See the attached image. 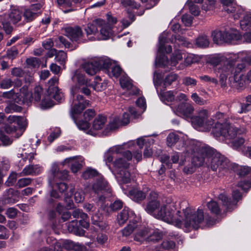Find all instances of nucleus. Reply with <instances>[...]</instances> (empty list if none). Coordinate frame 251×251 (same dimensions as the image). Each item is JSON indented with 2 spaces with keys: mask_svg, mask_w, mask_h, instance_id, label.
Returning a JSON list of instances; mask_svg holds the SVG:
<instances>
[{
  "mask_svg": "<svg viewBox=\"0 0 251 251\" xmlns=\"http://www.w3.org/2000/svg\"><path fill=\"white\" fill-rule=\"evenodd\" d=\"M175 203L163 204L154 214V217L168 223L175 225L180 227L182 225L187 228L198 229L201 225L204 223L206 226H211L219 221L204 213L202 209L197 211L191 207L183 209L182 212L177 210Z\"/></svg>",
  "mask_w": 251,
  "mask_h": 251,
  "instance_id": "obj_1",
  "label": "nucleus"
},
{
  "mask_svg": "<svg viewBox=\"0 0 251 251\" xmlns=\"http://www.w3.org/2000/svg\"><path fill=\"white\" fill-rule=\"evenodd\" d=\"M196 150L198 153V155L193 158L196 165H205L213 171H216L218 169L221 171L230 168L228 159L211 148L203 145Z\"/></svg>",
  "mask_w": 251,
  "mask_h": 251,
  "instance_id": "obj_2",
  "label": "nucleus"
},
{
  "mask_svg": "<svg viewBox=\"0 0 251 251\" xmlns=\"http://www.w3.org/2000/svg\"><path fill=\"white\" fill-rule=\"evenodd\" d=\"M246 129L243 127H237L235 125H231L227 122L221 123L217 122L213 127L212 133L216 137L222 136L226 139H231L235 138L232 143L233 147L238 149L245 142L242 137H238L246 132Z\"/></svg>",
  "mask_w": 251,
  "mask_h": 251,
  "instance_id": "obj_3",
  "label": "nucleus"
},
{
  "mask_svg": "<svg viewBox=\"0 0 251 251\" xmlns=\"http://www.w3.org/2000/svg\"><path fill=\"white\" fill-rule=\"evenodd\" d=\"M90 86H73L71 87V94L74 100L73 101V105L71 107V114L74 117V114L80 113L85 108L89 105V101L84 100V97L79 94L83 93L86 96H89L91 91L88 88Z\"/></svg>",
  "mask_w": 251,
  "mask_h": 251,
  "instance_id": "obj_4",
  "label": "nucleus"
},
{
  "mask_svg": "<svg viewBox=\"0 0 251 251\" xmlns=\"http://www.w3.org/2000/svg\"><path fill=\"white\" fill-rule=\"evenodd\" d=\"M2 28L6 34H10L13 30L11 24L15 25L22 22L23 12L18 8H11L7 13L2 15Z\"/></svg>",
  "mask_w": 251,
  "mask_h": 251,
  "instance_id": "obj_5",
  "label": "nucleus"
},
{
  "mask_svg": "<svg viewBox=\"0 0 251 251\" xmlns=\"http://www.w3.org/2000/svg\"><path fill=\"white\" fill-rule=\"evenodd\" d=\"M211 37L213 42L219 44L222 42L229 43L232 40H238L241 38V35L236 30L230 29L229 30H215L212 32Z\"/></svg>",
  "mask_w": 251,
  "mask_h": 251,
  "instance_id": "obj_6",
  "label": "nucleus"
},
{
  "mask_svg": "<svg viewBox=\"0 0 251 251\" xmlns=\"http://www.w3.org/2000/svg\"><path fill=\"white\" fill-rule=\"evenodd\" d=\"M232 198L233 200L231 201L225 194H221L219 196V199L223 203V205L226 207V211L224 210L223 213L226 211H231L236 207L237 202L242 198V195L238 190H234L232 192Z\"/></svg>",
  "mask_w": 251,
  "mask_h": 251,
  "instance_id": "obj_7",
  "label": "nucleus"
},
{
  "mask_svg": "<svg viewBox=\"0 0 251 251\" xmlns=\"http://www.w3.org/2000/svg\"><path fill=\"white\" fill-rule=\"evenodd\" d=\"M43 5V3H38L32 4L29 7L25 8L23 12L24 19L22 25L32 21L38 17L41 13L40 10Z\"/></svg>",
  "mask_w": 251,
  "mask_h": 251,
  "instance_id": "obj_8",
  "label": "nucleus"
},
{
  "mask_svg": "<svg viewBox=\"0 0 251 251\" xmlns=\"http://www.w3.org/2000/svg\"><path fill=\"white\" fill-rule=\"evenodd\" d=\"M94 62L96 63V66L91 71L89 70V67L92 66V65L87 64L86 67L87 71L91 75L96 74L98 71L101 69L108 70L112 66L111 60L105 57H96L94 58Z\"/></svg>",
  "mask_w": 251,
  "mask_h": 251,
  "instance_id": "obj_9",
  "label": "nucleus"
},
{
  "mask_svg": "<svg viewBox=\"0 0 251 251\" xmlns=\"http://www.w3.org/2000/svg\"><path fill=\"white\" fill-rule=\"evenodd\" d=\"M51 176L49 178V184L51 187H54L55 183L58 180H65L68 176V172L66 170L60 171L56 163L52 164L50 170Z\"/></svg>",
  "mask_w": 251,
  "mask_h": 251,
  "instance_id": "obj_10",
  "label": "nucleus"
},
{
  "mask_svg": "<svg viewBox=\"0 0 251 251\" xmlns=\"http://www.w3.org/2000/svg\"><path fill=\"white\" fill-rule=\"evenodd\" d=\"M121 154H122V157L117 158L113 162L115 171L129 168L130 163L128 161L132 158V154L129 151H124L123 149Z\"/></svg>",
  "mask_w": 251,
  "mask_h": 251,
  "instance_id": "obj_11",
  "label": "nucleus"
},
{
  "mask_svg": "<svg viewBox=\"0 0 251 251\" xmlns=\"http://www.w3.org/2000/svg\"><path fill=\"white\" fill-rule=\"evenodd\" d=\"M158 199V194L151 191L149 196V201L145 206V211L149 214L152 215L154 217V214L160 208V201Z\"/></svg>",
  "mask_w": 251,
  "mask_h": 251,
  "instance_id": "obj_12",
  "label": "nucleus"
},
{
  "mask_svg": "<svg viewBox=\"0 0 251 251\" xmlns=\"http://www.w3.org/2000/svg\"><path fill=\"white\" fill-rule=\"evenodd\" d=\"M65 35L72 41L81 43L84 42L86 40L83 39V34L81 28L78 26L74 27H66L65 29Z\"/></svg>",
  "mask_w": 251,
  "mask_h": 251,
  "instance_id": "obj_13",
  "label": "nucleus"
},
{
  "mask_svg": "<svg viewBox=\"0 0 251 251\" xmlns=\"http://www.w3.org/2000/svg\"><path fill=\"white\" fill-rule=\"evenodd\" d=\"M227 64H230L234 69L232 73L233 75L229 76V81L230 84L232 85L234 84L235 86L243 85L245 81L241 79L242 75H239V73L245 68L246 64L244 63H242L238 64L235 68L232 62H228Z\"/></svg>",
  "mask_w": 251,
  "mask_h": 251,
  "instance_id": "obj_14",
  "label": "nucleus"
},
{
  "mask_svg": "<svg viewBox=\"0 0 251 251\" xmlns=\"http://www.w3.org/2000/svg\"><path fill=\"white\" fill-rule=\"evenodd\" d=\"M104 24V21L102 19H98L93 21L92 23H89L84 28V30L88 37L90 35H93L89 38L91 41H93L94 37L99 36L98 27H100Z\"/></svg>",
  "mask_w": 251,
  "mask_h": 251,
  "instance_id": "obj_15",
  "label": "nucleus"
},
{
  "mask_svg": "<svg viewBox=\"0 0 251 251\" xmlns=\"http://www.w3.org/2000/svg\"><path fill=\"white\" fill-rule=\"evenodd\" d=\"M71 79L75 83L74 86H91L90 80L85 77L84 74L79 70H77L73 73Z\"/></svg>",
  "mask_w": 251,
  "mask_h": 251,
  "instance_id": "obj_16",
  "label": "nucleus"
},
{
  "mask_svg": "<svg viewBox=\"0 0 251 251\" xmlns=\"http://www.w3.org/2000/svg\"><path fill=\"white\" fill-rule=\"evenodd\" d=\"M194 111L193 106L189 103H180L176 109V114L183 116L184 118L191 117Z\"/></svg>",
  "mask_w": 251,
  "mask_h": 251,
  "instance_id": "obj_17",
  "label": "nucleus"
},
{
  "mask_svg": "<svg viewBox=\"0 0 251 251\" xmlns=\"http://www.w3.org/2000/svg\"><path fill=\"white\" fill-rule=\"evenodd\" d=\"M150 230V229L148 228L141 227L140 225L138 226V228L136 229L134 233V240L140 244H142L145 241H148Z\"/></svg>",
  "mask_w": 251,
  "mask_h": 251,
  "instance_id": "obj_18",
  "label": "nucleus"
},
{
  "mask_svg": "<svg viewBox=\"0 0 251 251\" xmlns=\"http://www.w3.org/2000/svg\"><path fill=\"white\" fill-rule=\"evenodd\" d=\"M123 146L119 145L113 146L106 152L104 154V161L106 164L113 161L115 154H121L123 152Z\"/></svg>",
  "mask_w": 251,
  "mask_h": 251,
  "instance_id": "obj_19",
  "label": "nucleus"
},
{
  "mask_svg": "<svg viewBox=\"0 0 251 251\" xmlns=\"http://www.w3.org/2000/svg\"><path fill=\"white\" fill-rule=\"evenodd\" d=\"M42 171V167L39 165H28L25 167L19 176H36Z\"/></svg>",
  "mask_w": 251,
  "mask_h": 251,
  "instance_id": "obj_20",
  "label": "nucleus"
},
{
  "mask_svg": "<svg viewBox=\"0 0 251 251\" xmlns=\"http://www.w3.org/2000/svg\"><path fill=\"white\" fill-rule=\"evenodd\" d=\"M108 183L102 176H99L95 182L93 184L92 189L96 194L101 193L107 189Z\"/></svg>",
  "mask_w": 251,
  "mask_h": 251,
  "instance_id": "obj_21",
  "label": "nucleus"
},
{
  "mask_svg": "<svg viewBox=\"0 0 251 251\" xmlns=\"http://www.w3.org/2000/svg\"><path fill=\"white\" fill-rule=\"evenodd\" d=\"M192 122L196 127H202L206 130L210 129L214 124V122L211 119L210 120H206L196 116L192 118Z\"/></svg>",
  "mask_w": 251,
  "mask_h": 251,
  "instance_id": "obj_22",
  "label": "nucleus"
},
{
  "mask_svg": "<svg viewBox=\"0 0 251 251\" xmlns=\"http://www.w3.org/2000/svg\"><path fill=\"white\" fill-rule=\"evenodd\" d=\"M234 69L232 65L230 64H226V65L223 66L220 75V82L222 86L226 85L227 77L230 75H232Z\"/></svg>",
  "mask_w": 251,
  "mask_h": 251,
  "instance_id": "obj_23",
  "label": "nucleus"
},
{
  "mask_svg": "<svg viewBox=\"0 0 251 251\" xmlns=\"http://www.w3.org/2000/svg\"><path fill=\"white\" fill-rule=\"evenodd\" d=\"M99 28L100 29V32L99 33V36L94 37L92 39V40H106L111 35V27L106 24L104 21L103 25Z\"/></svg>",
  "mask_w": 251,
  "mask_h": 251,
  "instance_id": "obj_24",
  "label": "nucleus"
},
{
  "mask_svg": "<svg viewBox=\"0 0 251 251\" xmlns=\"http://www.w3.org/2000/svg\"><path fill=\"white\" fill-rule=\"evenodd\" d=\"M116 177L119 183L121 184H126L130 182L131 174L129 168L119 170L116 171Z\"/></svg>",
  "mask_w": 251,
  "mask_h": 251,
  "instance_id": "obj_25",
  "label": "nucleus"
},
{
  "mask_svg": "<svg viewBox=\"0 0 251 251\" xmlns=\"http://www.w3.org/2000/svg\"><path fill=\"white\" fill-rule=\"evenodd\" d=\"M140 226V224L136 221H130L129 224L121 230V233L123 237H127L130 236L133 232H135Z\"/></svg>",
  "mask_w": 251,
  "mask_h": 251,
  "instance_id": "obj_26",
  "label": "nucleus"
},
{
  "mask_svg": "<svg viewBox=\"0 0 251 251\" xmlns=\"http://www.w3.org/2000/svg\"><path fill=\"white\" fill-rule=\"evenodd\" d=\"M92 222L101 230L106 229L108 226V224L103 220V216L99 213H96L92 216Z\"/></svg>",
  "mask_w": 251,
  "mask_h": 251,
  "instance_id": "obj_27",
  "label": "nucleus"
},
{
  "mask_svg": "<svg viewBox=\"0 0 251 251\" xmlns=\"http://www.w3.org/2000/svg\"><path fill=\"white\" fill-rule=\"evenodd\" d=\"M206 206L212 214L216 216H221L222 215L223 209L217 201H211L207 203Z\"/></svg>",
  "mask_w": 251,
  "mask_h": 251,
  "instance_id": "obj_28",
  "label": "nucleus"
},
{
  "mask_svg": "<svg viewBox=\"0 0 251 251\" xmlns=\"http://www.w3.org/2000/svg\"><path fill=\"white\" fill-rule=\"evenodd\" d=\"M68 229L69 232L76 235L83 236L85 234V231L77 225V221L76 220H73L69 223Z\"/></svg>",
  "mask_w": 251,
  "mask_h": 251,
  "instance_id": "obj_29",
  "label": "nucleus"
},
{
  "mask_svg": "<svg viewBox=\"0 0 251 251\" xmlns=\"http://www.w3.org/2000/svg\"><path fill=\"white\" fill-rule=\"evenodd\" d=\"M167 41V35L166 34L161 35L159 38L158 51L161 53L166 52L170 53L172 51V48L170 45L167 46L165 48V43Z\"/></svg>",
  "mask_w": 251,
  "mask_h": 251,
  "instance_id": "obj_30",
  "label": "nucleus"
},
{
  "mask_svg": "<svg viewBox=\"0 0 251 251\" xmlns=\"http://www.w3.org/2000/svg\"><path fill=\"white\" fill-rule=\"evenodd\" d=\"M129 195L131 199L137 202L143 201L146 197L145 192L135 188L129 191Z\"/></svg>",
  "mask_w": 251,
  "mask_h": 251,
  "instance_id": "obj_31",
  "label": "nucleus"
},
{
  "mask_svg": "<svg viewBox=\"0 0 251 251\" xmlns=\"http://www.w3.org/2000/svg\"><path fill=\"white\" fill-rule=\"evenodd\" d=\"M132 211L125 208L117 216V221L120 225L125 224L132 215Z\"/></svg>",
  "mask_w": 251,
  "mask_h": 251,
  "instance_id": "obj_32",
  "label": "nucleus"
},
{
  "mask_svg": "<svg viewBox=\"0 0 251 251\" xmlns=\"http://www.w3.org/2000/svg\"><path fill=\"white\" fill-rule=\"evenodd\" d=\"M106 122V117L100 115L94 120L93 127L95 130H100L104 126Z\"/></svg>",
  "mask_w": 251,
  "mask_h": 251,
  "instance_id": "obj_33",
  "label": "nucleus"
},
{
  "mask_svg": "<svg viewBox=\"0 0 251 251\" xmlns=\"http://www.w3.org/2000/svg\"><path fill=\"white\" fill-rule=\"evenodd\" d=\"M56 185L57 189L59 190L61 193H64V195L66 198L71 197L74 194V187L70 189L69 192H66V190L67 189V185L65 183L62 182H56L55 183L54 185Z\"/></svg>",
  "mask_w": 251,
  "mask_h": 251,
  "instance_id": "obj_34",
  "label": "nucleus"
},
{
  "mask_svg": "<svg viewBox=\"0 0 251 251\" xmlns=\"http://www.w3.org/2000/svg\"><path fill=\"white\" fill-rule=\"evenodd\" d=\"M43 92V90L42 88L40 86H36L34 88L33 93L30 96L29 102H31L32 100H34L36 102L39 101L41 100Z\"/></svg>",
  "mask_w": 251,
  "mask_h": 251,
  "instance_id": "obj_35",
  "label": "nucleus"
},
{
  "mask_svg": "<svg viewBox=\"0 0 251 251\" xmlns=\"http://www.w3.org/2000/svg\"><path fill=\"white\" fill-rule=\"evenodd\" d=\"M176 91H169L161 94V100L165 103L173 102L175 100Z\"/></svg>",
  "mask_w": 251,
  "mask_h": 251,
  "instance_id": "obj_36",
  "label": "nucleus"
},
{
  "mask_svg": "<svg viewBox=\"0 0 251 251\" xmlns=\"http://www.w3.org/2000/svg\"><path fill=\"white\" fill-rule=\"evenodd\" d=\"M240 26L242 30L247 31L251 28V14H247L240 21Z\"/></svg>",
  "mask_w": 251,
  "mask_h": 251,
  "instance_id": "obj_37",
  "label": "nucleus"
},
{
  "mask_svg": "<svg viewBox=\"0 0 251 251\" xmlns=\"http://www.w3.org/2000/svg\"><path fill=\"white\" fill-rule=\"evenodd\" d=\"M58 81V78L56 76H54L49 80V81H48V94H52V93H54V91H57V89H58L57 86Z\"/></svg>",
  "mask_w": 251,
  "mask_h": 251,
  "instance_id": "obj_38",
  "label": "nucleus"
},
{
  "mask_svg": "<svg viewBox=\"0 0 251 251\" xmlns=\"http://www.w3.org/2000/svg\"><path fill=\"white\" fill-rule=\"evenodd\" d=\"M251 110V103L248 102L247 103H240L236 107L235 111L237 113H246Z\"/></svg>",
  "mask_w": 251,
  "mask_h": 251,
  "instance_id": "obj_39",
  "label": "nucleus"
},
{
  "mask_svg": "<svg viewBox=\"0 0 251 251\" xmlns=\"http://www.w3.org/2000/svg\"><path fill=\"white\" fill-rule=\"evenodd\" d=\"M196 44L200 48H205L208 47L209 41L207 36L201 35L197 38Z\"/></svg>",
  "mask_w": 251,
  "mask_h": 251,
  "instance_id": "obj_40",
  "label": "nucleus"
},
{
  "mask_svg": "<svg viewBox=\"0 0 251 251\" xmlns=\"http://www.w3.org/2000/svg\"><path fill=\"white\" fill-rule=\"evenodd\" d=\"M182 59L183 56L181 51L179 50H175L171 58L170 65L172 66H175Z\"/></svg>",
  "mask_w": 251,
  "mask_h": 251,
  "instance_id": "obj_41",
  "label": "nucleus"
},
{
  "mask_svg": "<svg viewBox=\"0 0 251 251\" xmlns=\"http://www.w3.org/2000/svg\"><path fill=\"white\" fill-rule=\"evenodd\" d=\"M162 237V234L158 230H150L149 236L148 237V241L156 242L160 240Z\"/></svg>",
  "mask_w": 251,
  "mask_h": 251,
  "instance_id": "obj_42",
  "label": "nucleus"
},
{
  "mask_svg": "<svg viewBox=\"0 0 251 251\" xmlns=\"http://www.w3.org/2000/svg\"><path fill=\"white\" fill-rule=\"evenodd\" d=\"M179 136L174 132L169 134L167 137V143L169 147H172L179 140Z\"/></svg>",
  "mask_w": 251,
  "mask_h": 251,
  "instance_id": "obj_43",
  "label": "nucleus"
},
{
  "mask_svg": "<svg viewBox=\"0 0 251 251\" xmlns=\"http://www.w3.org/2000/svg\"><path fill=\"white\" fill-rule=\"evenodd\" d=\"M225 56L220 54H217L212 56L209 60V63L214 66L218 65L225 60Z\"/></svg>",
  "mask_w": 251,
  "mask_h": 251,
  "instance_id": "obj_44",
  "label": "nucleus"
},
{
  "mask_svg": "<svg viewBox=\"0 0 251 251\" xmlns=\"http://www.w3.org/2000/svg\"><path fill=\"white\" fill-rule=\"evenodd\" d=\"M237 186L246 191L251 188V177L243 178L238 184Z\"/></svg>",
  "mask_w": 251,
  "mask_h": 251,
  "instance_id": "obj_45",
  "label": "nucleus"
},
{
  "mask_svg": "<svg viewBox=\"0 0 251 251\" xmlns=\"http://www.w3.org/2000/svg\"><path fill=\"white\" fill-rule=\"evenodd\" d=\"M122 4L129 9H138L140 4L137 3L134 0H121Z\"/></svg>",
  "mask_w": 251,
  "mask_h": 251,
  "instance_id": "obj_46",
  "label": "nucleus"
},
{
  "mask_svg": "<svg viewBox=\"0 0 251 251\" xmlns=\"http://www.w3.org/2000/svg\"><path fill=\"white\" fill-rule=\"evenodd\" d=\"M13 190L12 189H9L2 196L0 200L2 202V204H5L7 203L13 202L12 199L10 196Z\"/></svg>",
  "mask_w": 251,
  "mask_h": 251,
  "instance_id": "obj_47",
  "label": "nucleus"
},
{
  "mask_svg": "<svg viewBox=\"0 0 251 251\" xmlns=\"http://www.w3.org/2000/svg\"><path fill=\"white\" fill-rule=\"evenodd\" d=\"M178 75L174 73H170L167 75L164 79V85L166 86L170 85L173 82L176 81L178 79Z\"/></svg>",
  "mask_w": 251,
  "mask_h": 251,
  "instance_id": "obj_48",
  "label": "nucleus"
},
{
  "mask_svg": "<svg viewBox=\"0 0 251 251\" xmlns=\"http://www.w3.org/2000/svg\"><path fill=\"white\" fill-rule=\"evenodd\" d=\"M56 61L61 65H64L67 59V54L63 51L60 50L57 52L55 56Z\"/></svg>",
  "mask_w": 251,
  "mask_h": 251,
  "instance_id": "obj_49",
  "label": "nucleus"
},
{
  "mask_svg": "<svg viewBox=\"0 0 251 251\" xmlns=\"http://www.w3.org/2000/svg\"><path fill=\"white\" fill-rule=\"evenodd\" d=\"M69 244V248H72V250H74L77 251H85L86 247L78 243H75L73 241H67Z\"/></svg>",
  "mask_w": 251,
  "mask_h": 251,
  "instance_id": "obj_50",
  "label": "nucleus"
},
{
  "mask_svg": "<svg viewBox=\"0 0 251 251\" xmlns=\"http://www.w3.org/2000/svg\"><path fill=\"white\" fill-rule=\"evenodd\" d=\"M98 175V172L94 169L89 168L82 174V177L85 179H89Z\"/></svg>",
  "mask_w": 251,
  "mask_h": 251,
  "instance_id": "obj_51",
  "label": "nucleus"
},
{
  "mask_svg": "<svg viewBox=\"0 0 251 251\" xmlns=\"http://www.w3.org/2000/svg\"><path fill=\"white\" fill-rule=\"evenodd\" d=\"M32 179L29 177L22 178L18 180L16 186L19 188H23L30 185Z\"/></svg>",
  "mask_w": 251,
  "mask_h": 251,
  "instance_id": "obj_52",
  "label": "nucleus"
},
{
  "mask_svg": "<svg viewBox=\"0 0 251 251\" xmlns=\"http://www.w3.org/2000/svg\"><path fill=\"white\" fill-rule=\"evenodd\" d=\"M192 100L197 104L203 105L207 103V101L199 96L196 93H193L191 96Z\"/></svg>",
  "mask_w": 251,
  "mask_h": 251,
  "instance_id": "obj_53",
  "label": "nucleus"
},
{
  "mask_svg": "<svg viewBox=\"0 0 251 251\" xmlns=\"http://www.w3.org/2000/svg\"><path fill=\"white\" fill-rule=\"evenodd\" d=\"M19 53L18 49L16 47H12L8 50L6 52V55L8 59L11 60L15 59Z\"/></svg>",
  "mask_w": 251,
  "mask_h": 251,
  "instance_id": "obj_54",
  "label": "nucleus"
},
{
  "mask_svg": "<svg viewBox=\"0 0 251 251\" xmlns=\"http://www.w3.org/2000/svg\"><path fill=\"white\" fill-rule=\"evenodd\" d=\"M200 80L204 82H209L212 83L214 84H217L218 83V80L214 78L211 77L207 75H203L199 77Z\"/></svg>",
  "mask_w": 251,
  "mask_h": 251,
  "instance_id": "obj_55",
  "label": "nucleus"
},
{
  "mask_svg": "<svg viewBox=\"0 0 251 251\" xmlns=\"http://www.w3.org/2000/svg\"><path fill=\"white\" fill-rule=\"evenodd\" d=\"M182 83L185 86H195L197 85V81L193 78L186 76L183 78Z\"/></svg>",
  "mask_w": 251,
  "mask_h": 251,
  "instance_id": "obj_56",
  "label": "nucleus"
},
{
  "mask_svg": "<svg viewBox=\"0 0 251 251\" xmlns=\"http://www.w3.org/2000/svg\"><path fill=\"white\" fill-rule=\"evenodd\" d=\"M40 62L39 59L36 57H30L26 60L27 65L34 68L39 66Z\"/></svg>",
  "mask_w": 251,
  "mask_h": 251,
  "instance_id": "obj_57",
  "label": "nucleus"
},
{
  "mask_svg": "<svg viewBox=\"0 0 251 251\" xmlns=\"http://www.w3.org/2000/svg\"><path fill=\"white\" fill-rule=\"evenodd\" d=\"M72 215L75 218H80L82 219H85L88 218L87 215L83 213L82 210L79 209L74 210L72 213Z\"/></svg>",
  "mask_w": 251,
  "mask_h": 251,
  "instance_id": "obj_58",
  "label": "nucleus"
},
{
  "mask_svg": "<svg viewBox=\"0 0 251 251\" xmlns=\"http://www.w3.org/2000/svg\"><path fill=\"white\" fill-rule=\"evenodd\" d=\"M120 84L123 88L130 90L133 87L131 80L127 78H123L120 80Z\"/></svg>",
  "mask_w": 251,
  "mask_h": 251,
  "instance_id": "obj_59",
  "label": "nucleus"
},
{
  "mask_svg": "<svg viewBox=\"0 0 251 251\" xmlns=\"http://www.w3.org/2000/svg\"><path fill=\"white\" fill-rule=\"evenodd\" d=\"M188 6H189L190 11L192 14L195 16H197L199 14L200 11L197 5L194 4L192 2L190 1L188 3Z\"/></svg>",
  "mask_w": 251,
  "mask_h": 251,
  "instance_id": "obj_60",
  "label": "nucleus"
},
{
  "mask_svg": "<svg viewBox=\"0 0 251 251\" xmlns=\"http://www.w3.org/2000/svg\"><path fill=\"white\" fill-rule=\"evenodd\" d=\"M49 95L58 102H60L63 100L64 95L59 89H57V91H54V93L52 94Z\"/></svg>",
  "mask_w": 251,
  "mask_h": 251,
  "instance_id": "obj_61",
  "label": "nucleus"
},
{
  "mask_svg": "<svg viewBox=\"0 0 251 251\" xmlns=\"http://www.w3.org/2000/svg\"><path fill=\"white\" fill-rule=\"evenodd\" d=\"M12 81L10 78L3 79L0 83V87L6 89L10 88L12 85Z\"/></svg>",
  "mask_w": 251,
  "mask_h": 251,
  "instance_id": "obj_62",
  "label": "nucleus"
},
{
  "mask_svg": "<svg viewBox=\"0 0 251 251\" xmlns=\"http://www.w3.org/2000/svg\"><path fill=\"white\" fill-rule=\"evenodd\" d=\"M96 113L93 109H87L83 114L84 118L86 121H90L95 116Z\"/></svg>",
  "mask_w": 251,
  "mask_h": 251,
  "instance_id": "obj_63",
  "label": "nucleus"
},
{
  "mask_svg": "<svg viewBox=\"0 0 251 251\" xmlns=\"http://www.w3.org/2000/svg\"><path fill=\"white\" fill-rule=\"evenodd\" d=\"M239 175L241 176H244L251 174V167L248 166L241 167L239 170Z\"/></svg>",
  "mask_w": 251,
  "mask_h": 251,
  "instance_id": "obj_64",
  "label": "nucleus"
}]
</instances>
